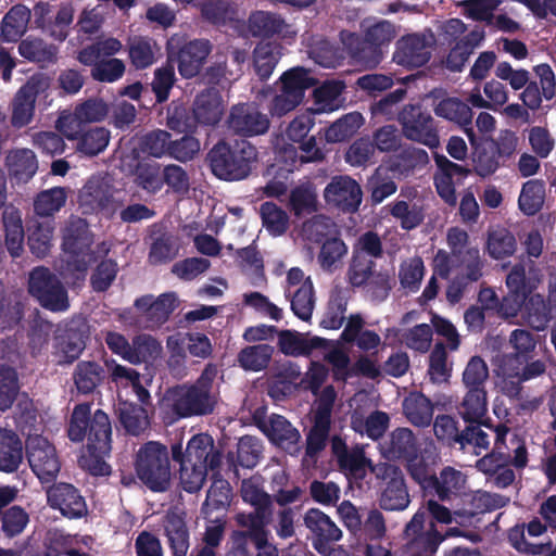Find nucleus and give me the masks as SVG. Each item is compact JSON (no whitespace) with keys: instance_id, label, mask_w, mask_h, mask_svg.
<instances>
[{"instance_id":"56","label":"nucleus","mask_w":556,"mask_h":556,"mask_svg":"<svg viewBox=\"0 0 556 556\" xmlns=\"http://www.w3.org/2000/svg\"><path fill=\"white\" fill-rule=\"evenodd\" d=\"M156 45L146 38H134L129 41L128 50L132 65L137 68H144L154 62Z\"/></svg>"},{"instance_id":"57","label":"nucleus","mask_w":556,"mask_h":556,"mask_svg":"<svg viewBox=\"0 0 556 556\" xmlns=\"http://www.w3.org/2000/svg\"><path fill=\"white\" fill-rule=\"evenodd\" d=\"M302 236L312 242H324L337 236V227L329 218L317 216L303 225Z\"/></svg>"},{"instance_id":"7","label":"nucleus","mask_w":556,"mask_h":556,"mask_svg":"<svg viewBox=\"0 0 556 556\" xmlns=\"http://www.w3.org/2000/svg\"><path fill=\"white\" fill-rule=\"evenodd\" d=\"M136 470L139 479L153 491H164L170 480L169 458L165 446L149 442L138 452Z\"/></svg>"},{"instance_id":"40","label":"nucleus","mask_w":556,"mask_h":556,"mask_svg":"<svg viewBox=\"0 0 556 556\" xmlns=\"http://www.w3.org/2000/svg\"><path fill=\"white\" fill-rule=\"evenodd\" d=\"M93 540L90 536H72L58 534L53 546L47 556L64 554L66 556H88L86 549L90 548Z\"/></svg>"},{"instance_id":"11","label":"nucleus","mask_w":556,"mask_h":556,"mask_svg":"<svg viewBox=\"0 0 556 556\" xmlns=\"http://www.w3.org/2000/svg\"><path fill=\"white\" fill-rule=\"evenodd\" d=\"M121 169L127 175H134L135 181L149 192H156L163 186L160 165L151 160L141 157L135 147L121 152Z\"/></svg>"},{"instance_id":"12","label":"nucleus","mask_w":556,"mask_h":556,"mask_svg":"<svg viewBox=\"0 0 556 556\" xmlns=\"http://www.w3.org/2000/svg\"><path fill=\"white\" fill-rule=\"evenodd\" d=\"M301 154L294 144H287L285 138H281L276 146V163L271 165V173L280 177L285 173L293 172L299 164L314 162L323 159V153L316 148V141L313 137L306 141L299 142Z\"/></svg>"},{"instance_id":"52","label":"nucleus","mask_w":556,"mask_h":556,"mask_svg":"<svg viewBox=\"0 0 556 556\" xmlns=\"http://www.w3.org/2000/svg\"><path fill=\"white\" fill-rule=\"evenodd\" d=\"M346 253L348 247L345 243L337 236L331 237L323 242L318 263L324 269L333 270L341 264Z\"/></svg>"},{"instance_id":"6","label":"nucleus","mask_w":556,"mask_h":556,"mask_svg":"<svg viewBox=\"0 0 556 556\" xmlns=\"http://www.w3.org/2000/svg\"><path fill=\"white\" fill-rule=\"evenodd\" d=\"M257 159L255 148L245 139L219 142L210 152L211 167L216 177L224 180L245 178Z\"/></svg>"},{"instance_id":"10","label":"nucleus","mask_w":556,"mask_h":556,"mask_svg":"<svg viewBox=\"0 0 556 556\" xmlns=\"http://www.w3.org/2000/svg\"><path fill=\"white\" fill-rule=\"evenodd\" d=\"M78 201L85 213H101L108 217L121 206L109 181L100 176H93L85 184Z\"/></svg>"},{"instance_id":"46","label":"nucleus","mask_w":556,"mask_h":556,"mask_svg":"<svg viewBox=\"0 0 556 556\" xmlns=\"http://www.w3.org/2000/svg\"><path fill=\"white\" fill-rule=\"evenodd\" d=\"M544 199V184L539 180H529L521 188L518 205L526 215H534L542 207Z\"/></svg>"},{"instance_id":"47","label":"nucleus","mask_w":556,"mask_h":556,"mask_svg":"<svg viewBox=\"0 0 556 556\" xmlns=\"http://www.w3.org/2000/svg\"><path fill=\"white\" fill-rule=\"evenodd\" d=\"M66 200L67 191L63 187L45 190L35 199V212L40 216H51L64 206Z\"/></svg>"},{"instance_id":"62","label":"nucleus","mask_w":556,"mask_h":556,"mask_svg":"<svg viewBox=\"0 0 556 556\" xmlns=\"http://www.w3.org/2000/svg\"><path fill=\"white\" fill-rule=\"evenodd\" d=\"M402 341L408 349L426 353L432 342V328L428 324L416 325L403 332Z\"/></svg>"},{"instance_id":"5","label":"nucleus","mask_w":556,"mask_h":556,"mask_svg":"<svg viewBox=\"0 0 556 556\" xmlns=\"http://www.w3.org/2000/svg\"><path fill=\"white\" fill-rule=\"evenodd\" d=\"M216 374L215 367H206L194 386L169 390L162 405L172 408L178 417L210 414L217 403L213 386Z\"/></svg>"},{"instance_id":"48","label":"nucleus","mask_w":556,"mask_h":556,"mask_svg":"<svg viewBox=\"0 0 556 556\" xmlns=\"http://www.w3.org/2000/svg\"><path fill=\"white\" fill-rule=\"evenodd\" d=\"M438 495L444 500L460 493L466 485V477L458 470L445 468L438 479L433 478L432 484Z\"/></svg>"},{"instance_id":"54","label":"nucleus","mask_w":556,"mask_h":556,"mask_svg":"<svg viewBox=\"0 0 556 556\" xmlns=\"http://www.w3.org/2000/svg\"><path fill=\"white\" fill-rule=\"evenodd\" d=\"M279 58V50L276 45L270 42L260 43L254 51V66L257 75L262 79L268 78Z\"/></svg>"},{"instance_id":"36","label":"nucleus","mask_w":556,"mask_h":556,"mask_svg":"<svg viewBox=\"0 0 556 556\" xmlns=\"http://www.w3.org/2000/svg\"><path fill=\"white\" fill-rule=\"evenodd\" d=\"M488 410L485 389H467L463 402L459 406V414L470 422H479L483 419Z\"/></svg>"},{"instance_id":"41","label":"nucleus","mask_w":556,"mask_h":556,"mask_svg":"<svg viewBox=\"0 0 556 556\" xmlns=\"http://www.w3.org/2000/svg\"><path fill=\"white\" fill-rule=\"evenodd\" d=\"M343 85L339 81L326 83L314 90V113H326L338 110L341 106V92Z\"/></svg>"},{"instance_id":"22","label":"nucleus","mask_w":556,"mask_h":556,"mask_svg":"<svg viewBox=\"0 0 556 556\" xmlns=\"http://www.w3.org/2000/svg\"><path fill=\"white\" fill-rule=\"evenodd\" d=\"M260 427L274 444L289 452L296 450L300 433L283 416L271 415Z\"/></svg>"},{"instance_id":"37","label":"nucleus","mask_w":556,"mask_h":556,"mask_svg":"<svg viewBox=\"0 0 556 556\" xmlns=\"http://www.w3.org/2000/svg\"><path fill=\"white\" fill-rule=\"evenodd\" d=\"M403 409L408 420L415 426H427L432 419V405L420 393H410L403 402Z\"/></svg>"},{"instance_id":"51","label":"nucleus","mask_w":556,"mask_h":556,"mask_svg":"<svg viewBox=\"0 0 556 556\" xmlns=\"http://www.w3.org/2000/svg\"><path fill=\"white\" fill-rule=\"evenodd\" d=\"M288 294L291 296V308L294 314L302 320H308L315 305L312 281L304 282Z\"/></svg>"},{"instance_id":"33","label":"nucleus","mask_w":556,"mask_h":556,"mask_svg":"<svg viewBox=\"0 0 556 556\" xmlns=\"http://www.w3.org/2000/svg\"><path fill=\"white\" fill-rule=\"evenodd\" d=\"M494 431L495 443L493 452L477 462V468L488 477L493 476V472L496 471L501 465L508 464L509 460L505 443L508 429L505 426H498Z\"/></svg>"},{"instance_id":"23","label":"nucleus","mask_w":556,"mask_h":556,"mask_svg":"<svg viewBox=\"0 0 556 556\" xmlns=\"http://www.w3.org/2000/svg\"><path fill=\"white\" fill-rule=\"evenodd\" d=\"M211 43L204 39L186 43L178 55V71L181 76L186 78L197 76L211 53Z\"/></svg>"},{"instance_id":"29","label":"nucleus","mask_w":556,"mask_h":556,"mask_svg":"<svg viewBox=\"0 0 556 556\" xmlns=\"http://www.w3.org/2000/svg\"><path fill=\"white\" fill-rule=\"evenodd\" d=\"M434 159L439 167V172L434 176L437 191L447 204L454 205L456 203V194L452 177L454 174L462 173L463 168L444 155L437 154Z\"/></svg>"},{"instance_id":"38","label":"nucleus","mask_w":556,"mask_h":556,"mask_svg":"<svg viewBox=\"0 0 556 556\" xmlns=\"http://www.w3.org/2000/svg\"><path fill=\"white\" fill-rule=\"evenodd\" d=\"M30 11L24 5L13 7L4 16L1 34L7 41H16L25 31Z\"/></svg>"},{"instance_id":"16","label":"nucleus","mask_w":556,"mask_h":556,"mask_svg":"<svg viewBox=\"0 0 556 556\" xmlns=\"http://www.w3.org/2000/svg\"><path fill=\"white\" fill-rule=\"evenodd\" d=\"M48 86L46 79L31 77L16 93L12 104L11 123L21 128L30 123L35 112V103L40 90Z\"/></svg>"},{"instance_id":"24","label":"nucleus","mask_w":556,"mask_h":556,"mask_svg":"<svg viewBox=\"0 0 556 556\" xmlns=\"http://www.w3.org/2000/svg\"><path fill=\"white\" fill-rule=\"evenodd\" d=\"M430 58L429 46L426 40L417 35L403 38L397 42L394 61L403 66L419 67Z\"/></svg>"},{"instance_id":"61","label":"nucleus","mask_w":556,"mask_h":556,"mask_svg":"<svg viewBox=\"0 0 556 556\" xmlns=\"http://www.w3.org/2000/svg\"><path fill=\"white\" fill-rule=\"evenodd\" d=\"M263 225L273 236H280L288 228V215L271 202H266L261 206Z\"/></svg>"},{"instance_id":"64","label":"nucleus","mask_w":556,"mask_h":556,"mask_svg":"<svg viewBox=\"0 0 556 556\" xmlns=\"http://www.w3.org/2000/svg\"><path fill=\"white\" fill-rule=\"evenodd\" d=\"M527 323L536 330H543L549 320V309L540 294H533L526 303Z\"/></svg>"},{"instance_id":"43","label":"nucleus","mask_w":556,"mask_h":556,"mask_svg":"<svg viewBox=\"0 0 556 556\" xmlns=\"http://www.w3.org/2000/svg\"><path fill=\"white\" fill-rule=\"evenodd\" d=\"M389 426V416L383 412H374L367 418L354 414L352 416V428L361 434L370 439L380 438Z\"/></svg>"},{"instance_id":"13","label":"nucleus","mask_w":556,"mask_h":556,"mask_svg":"<svg viewBox=\"0 0 556 556\" xmlns=\"http://www.w3.org/2000/svg\"><path fill=\"white\" fill-rule=\"evenodd\" d=\"M29 291L42 306L51 311H65L68 299L59 280L45 268H36L29 278Z\"/></svg>"},{"instance_id":"2","label":"nucleus","mask_w":556,"mask_h":556,"mask_svg":"<svg viewBox=\"0 0 556 556\" xmlns=\"http://www.w3.org/2000/svg\"><path fill=\"white\" fill-rule=\"evenodd\" d=\"M173 458L180 462V482L187 492L199 491L207 476L208 469L214 470L220 462V455L214 447L208 434L193 435L182 455L181 445L172 448Z\"/></svg>"},{"instance_id":"30","label":"nucleus","mask_w":556,"mask_h":556,"mask_svg":"<svg viewBox=\"0 0 556 556\" xmlns=\"http://www.w3.org/2000/svg\"><path fill=\"white\" fill-rule=\"evenodd\" d=\"M224 106L219 93L214 89H208L197 97L193 114L199 123L213 125L219 122Z\"/></svg>"},{"instance_id":"63","label":"nucleus","mask_w":556,"mask_h":556,"mask_svg":"<svg viewBox=\"0 0 556 556\" xmlns=\"http://www.w3.org/2000/svg\"><path fill=\"white\" fill-rule=\"evenodd\" d=\"M345 311V296L341 292L332 294L320 320V326L325 329H339L344 320Z\"/></svg>"},{"instance_id":"55","label":"nucleus","mask_w":556,"mask_h":556,"mask_svg":"<svg viewBox=\"0 0 556 556\" xmlns=\"http://www.w3.org/2000/svg\"><path fill=\"white\" fill-rule=\"evenodd\" d=\"M91 65L92 78L102 83H114L121 79L126 70L124 61L116 58L97 60Z\"/></svg>"},{"instance_id":"17","label":"nucleus","mask_w":556,"mask_h":556,"mask_svg":"<svg viewBox=\"0 0 556 556\" xmlns=\"http://www.w3.org/2000/svg\"><path fill=\"white\" fill-rule=\"evenodd\" d=\"M527 359H504L500 365L498 375L503 376L501 388L508 396H517L518 384L542 374L545 369L542 362H533L525 366Z\"/></svg>"},{"instance_id":"42","label":"nucleus","mask_w":556,"mask_h":556,"mask_svg":"<svg viewBox=\"0 0 556 556\" xmlns=\"http://www.w3.org/2000/svg\"><path fill=\"white\" fill-rule=\"evenodd\" d=\"M363 123L362 114L358 112L349 113L326 129L325 139L332 143L343 141L353 136Z\"/></svg>"},{"instance_id":"44","label":"nucleus","mask_w":556,"mask_h":556,"mask_svg":"<svg viewBox=\"0 0 556 556\" xmlns=\"http://www.w3.org/2000/svg\"><path fill=\"white\" fill-rule=\"evenodd\" d=\"M391 215L400 222L401 227L406 230L416 228L424 220V208L413 201L400 200L391 206Z\"/></svg>"},{"instance_id":"20","label":"nucleus","mask_w":556,"mask_h":556,"mask_svg":"<svg viewBox=\"0 0 556 556\" xmlns=\"http://www.w3.org/2000/svg\"><path fill=\"white\" fill-rule=\"evenodd\" d=\"M48 501L68 518L81 517L86 513V503L77 490L66 483L54 485L48 491Z\"/></svg>"},{"instance_id":"58","label":"nucleus","mask_w":556,"mask_h":556,"mask_svg":"<svg viewBox=\"0 0 556 556\" xmlns=\"http://www.w3.org/2000/svg\"><path fill=\"white\" fill-rule=\"evenodd\" d=\"M340 467L349 478L361 480L368 470L372 471L376 466H372L370 460L365 457L363 450L354 448L350 451L349 456L342 458Z\"/></svg>"},{"instance_id":"49","label":"nucleus","mask_w":556,"mask_h":556,"mask_svg":"<svg viewBox=\"0 0 556 556\" xmlns=\"http://www.w3.org/2000/svg\"><path fill=\"white\" fill-rule=\"evenodd\" d=\"M486 249L493 258H504L516 251V239L508 230L496 228L489 232Z\"/></svg>"},{"instance_id":"50","label":"nucleus","mask_w":556,"mask_h":556,"mask_svg":"<svg viewBox=\"0 0 556 556\" xmlns=\"http://www.w3.org/2000/svg\"><path fill=\"white\" fill-rule=\"evenodd\" d=\"M250 31L253 35H269L288 33V25L277 15L268 12H256L249 20Z\"/></svg>"},{"instance_id":"25","label":"nucleus","mask_w":556,"mask_h":556,"mask_svg":"<svg viewBox=\"0 0 556 556\" xmlns=\"http://www.w3.org/2000/svg\"><path fill=\"white\" fill-rule=\"evenodd\" d=\"M229 126L237 132L253 136L264 134L269 121L266 115L248 105H237L230 113Z\"/></svg>"},{"instance_id":"18","label":"nucleus","mask_w":556,"mask_h":556,"mask_svg":"<svg viewBox=\"0 0 556 556\" xmlns=\"http://www.w3.org/2000/svg\"><path fill=\"white\" fill-rule=\"evenodd\" d=\"M324 198L331 205L343 210H356L362 202V190L354 179L339 176L325 188Z\"/></svg>"},{"instance_id":"32","label":"nucleus","mask_w":556,"mask_h":556,"mask_svg":"<svg viewBox=\"0 0 556 556\" xmlns=\"http://www.w3.org/2000/svg\"><path fill=\"white\" fill-rule=\"evenodd\" d=\"M5 245L13 257L20 256L24 250V228L22 215L14 207H7L3 213Z\"/></svg>"},{"instance_id":"45","label":"nucleus","mask_w":556,"mask_h":556,"mask_svg":"<svg viewBox=\"0 0 556 556\" xmlns=\"http://www.w3.org/2000/svg\"><path fill=\"white\" fill-rule=\"evenodd\" d=\"M289 205L296 216L315 212L317 210L316 190L308 182L295 187L290 193Z\"/></svg>"},{"instance_id":"31","label":"nucleus","mask_w":556,"mask_h":556,"mask_svg":"<svg viewBox=\"0 0 556 556\" xmlns=\"http://www.w3.org/2000/svg\"><path fill=\"white\" fill-rule=\"evenodd\" d=\"M23 459L22 442L11 430L0 429V470L15 471Z\"/></svg>"},{"instance_id":"4","label":"nucleus","mask_w":556,"mask_h":556,"mask_svg":"<svg viewBox=\"0 0 556 556\" xmlns=\"http://www.w3.org/2000/svg\"><path fill=\"white\" fill-rule=\"evenodd\" d=\"M92 237L87 224L80 218L68 222L63 236V250L66 265L61 268V275L67 283H75L85 277L88 265L94 260L93 255H105L110 247L102 242L97 251L91 250Z\"/></svg>"},{"instance_id":"53","label":"nucleus","mask_w":556,"mask_h":556,"mask_svg":"<svg viewBox=\"0 0 556 556\" xmlns=\"http://www.w3.org/2000/svg\"><path fill=\"white\" fill-rule=\"evenodd\" d=\"M434 112L438 116L455 122L458 125L467 126L471 123L472 118L470 108L466 103L453 98L441 101L434 109Z\"/></svg>"},{"instance_id":"1","label":"nucleus","mask_w":556,"mask_h":556,"mask_svg":"<svg viewBox=\"0 0 556 556\" xmlns=\"http://www.w3.org/2000/svg\"><path fill=\"white\" fill-rule=\"evenodd\" d=\"M90 406L77 405L72 414L68 428V437L72 441L80 442L87 438V446L79 458L81 468L94 476L110 473V466L105 463V456L111 451V424L108 415L97 410L89 419Z\"/></svg>"},{"instance_id":"15","label":"nucleus","mask_w":556,"mask_h":556,"mask_svg":"<svg viewBox=\"0 0 556 556\" xmlns=\"http://www.w3.org/2000/svg\"><path fill=\"white\" fill-rule=\"evenodd\" d=\"M401 122L404 135L429 148H437L440 140L432 127V118L429 114L421 112L419 106H406L401 113Z\"/></svg>"},{"instance_id":"28","label":"nucleus","mask_w":556,"mask_h":556,"mask_svg":"<svg viewBox=\"0 0 556 556\" xmlns=\"http://www.w3.org/2000/svg\"><path fill=\"white\" fill-rule=\"evenodd\" d=\"M280 350L287 355H307L316 349H327L328 342L318 337H307L292 331H285L279 337Z\"/></svg>"},{"instance_id":"60","label":"nucleus","mask_w":556,"mask_h":556,"mask_svg":"<svg viewBox=\"0 0 556 556\" xmlns=\"http://www.w3.org/2000/svg\"><path fill=\"white\" fill-rule=\"evenodd\" d=\"M489 379L486 363L479 356H473L467 363L463 372V382L466 389H485Z\"/></svg>"},{"instance_id":"27","label":"nucleus","mask_w":556,"mask_h":556,"mask_svg":"<svg viewBox=\"0 0 556 556\" xmlns=\"http://www.w3.org/2000/svg\"><path fill=\"white\" fill-rule=\"evenodd\" d=\"M7 168L16 180H29L38 169V162L35 153L27 148L10 151L5 159Z\"/></svg>"},{"instance_id":"21","label":"nucleus","mask_w":556,"mask_h":556,"mask_svg":"<svg viewBox=\"0 0 556 556\" xmlns=\"http://www.w3.org/2000/svg\"><path fill=\"white\" fill-rule=\"evenodd\" d=\"M405 536L422 544L426 551L434 552L443 538L428 520L426 508L420 507L405 527Z\"/></svg>"},{"instance_id":"19","label":"nucleus","mask_w":556,"mask_h":556,"mask_svg":"<svg viewBox=\"0 0 556 556\" xmlns=\"http://www.w3.org/2000/svg\"><path fill=\"white\" fill-rule=\"evenodd\" d=\"M304 523L316 536L314 546L319 553H326V543L339 541L342 538L340 528L317 508H312L304 516Z\"/></svg>"},{"instance_id":"26","label":"nucleus","mask_w":556,"mask_h":556,"mask_svg":"<svg viewBox=\"0 0 556 556\" xmlns=\"http://www.w3.org/2000/svg\"><path fill=\"white\" fill-rule=\"evenodd\" d=\"M178 303L175 293H164L154 299L152 295H146L136 301V307L142 312L152 325L164 323Z\"/></svg>"},{"instance_id":"3","label":"nucleus","mask_w":556,"mask_h":556,"mask_svg":"<svg viewBox=\"0 0 556 556\" xmlns=\"http://www.w3.org/2000/svg\"><path fill=\"white\" fill-rule=\"evenodd\" d=\"M105 365L112 380L119 389L117 410L121 422L129 433L139 434L149 425L148 416L143 407L128 401V389L142 404L148 403L150 394L140 384V376L135 369L117 364L114 359L106 361Z\"/></svg>"},{"instance_id":"39","label":"nucleus","mask_w":556,"mask_h":556,"mask_svg":"<svg viewBox=\"0 0 556 556\" xmlns=\"http://www.w3.org/2000/svg\"><path fill=\"white\" fill-rule=\"evenodd\" d=\"M123 49V43L116 38H103L94 45L85 48L78 54V61L85 65H91L97 60H106L117 54Z\"/></svg>"},{"instance_id":"34","label":"nucleus","mask_w":556,"mask_h":556,"mask_svg":"<svg viewBox=\"0 0 556 556\" xmlns=\"http://www.w3.org/2000/svg\"><path fill=\"white\" fill-rule=\"evenodd\" d=\"M540 277L531 265H515L506 278V286L511 293L529 295L539 285Z\"/></svg>"},{"instance_id":"14","label":"nucleus","mask_w":556,"mask_h":556,"mask_svg":"<svg viewBox=\"0 0 556 556\" xmlns=\"http://www.w3.org/2000/svg\"><path fill=\"white\" fill-rule=\"evenodd\" d=\"M372 472L384 480H388L383 489L380 505L387 510H402L409 504V496L404 484L402 472L393 465L379 464Z\"/></svg>"},{"instance_id":"35","label":"nucleus","mask_w":556,"mask_h":556,"mask_svg":"<svg viewBox=\"0 0 556 556\" xmlns=\"http://www.w3.org/2000/svg\"><path fill=\"white\" fill-rule=\"evenodd\" d=\"M164 528L174 556H186L189 543L188 532L182 517L176 513L168 514L165 519Z\"/></svg>"},{"instance_id":"59","label":"nucleus","mask_w":556,"mask_h":556,"mask_svg":"<svg viewBox=\"0 0 556 556\" xmlns=\"http://www.w3.org/2000/svg\"><path fill=\"white\" fill-rule=\"evenodd\" d=\"M271 352L267 344L250 346L240 353L239 363L247 370L258 371L267 366Z\"/></svg>"},{"instance_id":"8","label":"nucleus","mask_w":556,"mask_h":556,"mask_svg":"<svg viewBox=\"0 0 556 556\" xmlns=\"http://www.w3.org/2000/svg\"><path fill=\"white\" fill-rule=\"evenodd\" d=\"M315 80L304 68H292L281 77V90L276 94L269 105L273 116H282L294 110L304 99L305 90L312 87Z\"/></svg>"},{"instance_id":"9","label":"nucleus","mask_w":556,"mask_h":556,"mask_svg":"<svg viewBox=\"0 0 556 556\" xmlns=\"http://www.w3.org/2000/svg\"><path fill=\"white\" fill-rule=\"evenodd\" d=\"M26 456L33 472L41 482H51L60 472L61 462L54 445L40 434L27 438Z\"/></svg>"}]
</instances>
